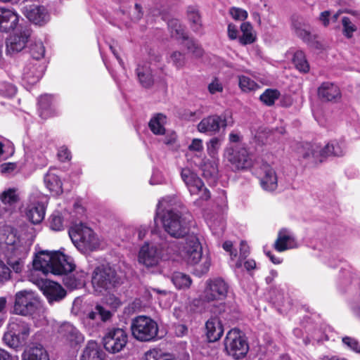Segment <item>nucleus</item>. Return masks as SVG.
Segmentation results:
<instances>
[{
    "label": "nucleus",
    "instance_id": "39",
    "mask_svg": "<svg viewBox=\"0 0 360 360\" xmlns=\"http://www.w3.org/2000/svg\"><path fill=\"white\" fill-rule=\"evenodd\" d=\"M171 280L176 288L179 290L188 288L192 283L191 277L182 272H174Z\"/></svg>",
    "mask_w": 360,
    "mask_h": 360
},
{
    "label": "nucleus",
    "instance_id": "61",
    "mask_svg": "<svg viewBox=\"0 0 360 360\" xmlns=\"http://www.w3.org/2000/svg\"><path fill=\"white\" fill-rule=\"evenodd\" d=\"M165 182V179L162 175V174L158 171L154 170L152 174V176L150 179V184L151 185H159L162 184Z\"/></svg>",
    "mask_w": 360,
    "mask_h": 360
},
{
    "label": "nucleus",
    "instance_id": "15",
    "mask_svg": "<svg viewBox=\"0 0 360 360\" xmlns=\"http://www.w3.org/2000/svg\"><path fill=\"white\" fill-rule=\"evenodd\" d=\"M228 283L221 278H210L206 281L201 299L206 302L222 300L229 291Z\"/></svg>",
    "mask_w": 360,
    "mask_h": 360
},
{
    "label": "nucleus",
    "instance_id": "21",
    "mask_svg": "<svg viewBox=\"0 0 360 360\" xmlns=\"http://www.w3.org/2000/svg\"><path fill=\"white\" fill-rule=\"evenodd\" d=\"M227 125L225 117L213 115L203 118L198 124L197 129L200 133L213 135L217 133L221 127Z\"/></svg>",
    "mask_w": 360,
    "mask_h": 360
},
{
    "label": "nucleus",
    "instance_id": "63",
    "mask_svg": "<svg viewBox=\"0 0 360 360\" xmlns=\"http://www.w3.org/2000/svg\"><path fill=\"white\" fill-rule=\"evenodd\" d=\"M250 253L249 247L247 243L244 241H242L240 245V254L237 255V259H240L242 263L245 259H246L247 257Z\"/></svg>",
    "mask_w": 360,
    "mask_h": 360
},
{
    "label": "nucleus",
    "instance_id": "62",
    "mask_svg": "<svg viewBox=\"0 0 360 360\" xmlns=\"http://www.w3.org/2000/svg\"><path fill=\"white\" fill-rule=\"evenodd\" d=\"M228 37L231 40H238V27L233 23H229L227 27Z\"/></svg>",
    "mask_w": 360,
    "mask_h": 360
},
{
    "label": "nucleus",
    "instance_id": "8",
    "mask_svg": "<svg viewBox=\"0 0 360 360\" xmlns=\"http://www.w3.org/2000/svg\"><path fill=\"white\" fill-rule=\"evenodd\" d=\"M132 336L141 342H150L155 340L158 326L151 318L139 316L134 318L131 323Z\"/></svg>",
    "mask_w": 360,
    "mask_h": 360
},
{
    "label": "nucleus",
    "instance_id": "16",
    "mask_svg": "<svg viewBox=\"0 0 360 360\" xmlns=\"http://www.w3.org/2000/svg\"><path fill=\"white\" fill-rule=\"evenodd\" d=\"M127 342V334L122 328H112L108 330L103 338L104 348L115 354L120 352Z\"/></svg>",
    "mask_w": 360,
    "mask_h": 360
},
{
    "label": "nucleus",
    "instance_id": "53",
    "mask_svg": "<svg viewBox=\"0 0 360 360\" xmlns=\"http://www.w3.org/2000/svg\"><path fill=\"white\" fill-rule=\"evenodd\" d=\"M343 345L355 353H360V344L354 338L345 336L342 339Z\"/></svg>",
    "mask_w": 360,
    "mask_h": 360
},
{
    "label": "nucleus",
    "instance_id": "55",
    "mask_svg": "<svg viewBox=\"0 0 360 360\" xmlns=\"http://www.w3.org/2000/svg\"><path fill=\"white\" fill-rule=\"evenodd\" d=\"M342 23L343 26L344 35L347 38H351L353 35V33L356 30V27L347 17L342 18Z\"/></svg>",
    "mask_w": 360,
    "mask_h": 360
},
{
    "label": "nucleus",
    "instance_id": "12",
    "mask_svg": "<svg viewBox=\"0 0 360 360\" xmlns=\"http://www.w3.org/2000/svg\"><path fill=\"white\" fill-rule=\"evenodd\" d=\"M297 153L300 162L305 167H316L325 160L323 147L318 143H302Z\"/></svg>",
    "mask_w": 360,
    "mask_h": 360
},
{
    "label": "nucleus",
    "instance_id": "48",
    "mask_svg": "<svg viewBox=\"0 0 360 360\" xmlns=\"http://www.w3.org/2000/svg\"><path fill=\"white\" fill-rule=\"evenodd\" d=\"M162 141L173 150H177L180 145L177 142V135L173 131H165Z\"/></svg>",
    "mask_w": 360,
    "mask_h": 360
},
{
    "label": "nucleus",
    "instance_id": "17",
    "mask_svg": "<svg viewBox=\"0 0 360 360\" xmlns=\"http://www.w3.org/2000/svg\"><path fill=\"white\" fill-rule=\"evenodd\" d=\"M31 31L27 27L17 30L10 34L6 41V51L8 54L12 55L20 52L27 46Z\"/></svg>",
    "mask_w": 360,
    "mask_h": 360
},
{
    "label": "nucleus",
    "instance_id": "7",
    "mask_svg": "<svg viewBox=\"0 0 360 360\" xmlns=\"http://www.w3.org/2000/svg\"><path fill=\"white\" fill-rule=\"evenodd\" d=\"M181 177L191 195H198L194 203L201 206L203 201L210 198V191L205 186L202 179L191 169L186 167L181 171Z\"/></svg>",
    "mask_w": 360,
    "mask_h": 360
},
{
    "label": "nucleus",
    "instance_id": "56",
    "mask_svg": "<svg viewBox=\"0 0 360 360\" xmlns=\"http://www.w3.org/2000/svg\"><path fill=\"white\" fill-rule=\"evenodd\" d=\"M30 53L34 59L39 60L44 56L45 47L41 42H37L32 46Z\"/></svg>",
    "mask_w": 360,
    "mask_h": 360
},
{
    "label": "nucleus",
    "instance_id": "64",
    "mask_svg": "<svg viewBox=\"0 0 360 360\" xmlns=\"http://www.w3.org/2000/svg\"><path fill=\"white\" fill-rule=\"evenodd\" d=\"M190 151L201 152L203 150L202 141L200 139H193L188 146Z\"/></svg>",
    "mask_w": 360,
    "mask_h": 360
},
{
    "label": "nucleus",
    "instance_id": "30",
    "mask_svg": "<svg viewBox=\"0 0 360 360\" xmlns=\"http://www.w3.org/2000/svg\"><path fill=\"white\" fill-rule=\"evenodd\" d=\"M346 149V143L344 139L332 140L323 147L324 158L326 159L329 155L342 156L345 154Z\"/></svg>",
    "mask_w": 360,
    "mask_h": 360
},
{
    "label": "nucleus",
    "instance_id": "13",
    "mask_svg": "<svg viewBox=\"0 0 360 360\" xmlns=\"http://www.w3.org/2000/svg\"><path fill=\"white\" fill-rule=\"evenodd\" d=\"M47 202V197L39 191H34L30 195L26 216L32 224H38L43 221Z\"/></svg>",
    "mask_w": 360,
    "mask_h": 360
},
{
    "label": "nucleus",
    "instance_id": "37",
    "mask_svg": "<svg viewBox=\"0 0 360 360\" xmlns=\"http://www.w3.org/2000/svg\"><path fill=\"white\" fill-rule=\"evenodd\" d=\"M136 74L141 84L146 88L150 86L153 82L151 70L146 66L139 65Z\"/></svg>",
    "mask_w": 360,
    "mask_h": 360
},
{
    "label": "nucleus",
    "instance_id": "57",
    "mask_svg": "<svg viewBox=\"0 0 360 360\" xmlns=\"http://www.w3.org/2000/svg\"><path fill=\"white\" fill-rule=\"evenodd\" d=\"M15 86L6 82H0V94L4 96L11 97L15 94Z\"/></svg>",
    "mask_w": 360,
    "mask_h": 360
},
{
    "label": "nucleus",
    "instance_id": "27",
    "mask_svg": "<svg viewBox=\"0 0 360 360\" xmlns=\"http://www.w3.org/2000/svg\"><path fill=\"white\" fill-rule=\"evenodd\" d=\"M43 74V67L39 65L37 63H29L24 68L22 80L27 85H34L39 81Z\"/></svg>",
    "mask_w": 360,
    "mask_h": 360
},
{
    "label": "nucleus",
    "instance_id": "1",
    "mask_svg": "<svg viewBox=\"0 0 360 360\" xmlns=\"http://www.w3.org/2000/svg\"><path fill=\"white\" fill-rule=\"evenodd\" d=\"M152 235V241L141 246L137 257L139 264L148 271L160 273L162 261L179 257L186 264L195 266V275L200 276L208 272L211 260L207 256L202 257V245L196 236H188L184 243H179L167 242L155 231Z\"/></svg>",
    "mask_w": 360,
    "mask_h": 360
},
{
    "label": "nucleus",
    "instance_id": "45",
    "mask_svg": "<svg viewBox=\"0 0 360 360\" xmlns=\"http://www.w3.org/2000/svg\"><path fill=\"white\" fill-rule=\"evenodd\" d=\"M239 86L244 92H250L257 90L259 86L250 77L245 75L238 77Z\"/></svg>",
    "mask_w": 360,
    "mask_h": 360
},
{
    "label": "nucleus",
    "instance_id": "40",
    "mask_svg": "<svg viewBox=\"0 0 360 360\" xmlns=\"http://www.w3.org/2000/svg\"><path fill=\"white\" fill-rule=\"evenodd\" d=\"M292 63L296 69L301 72H307L309 70V65L302 51L298 50L294 53Z\"/></svg>",
    "mask_w": 360,
    "mask_h": 360
},
{
    "label": "nucleus",
    "instance_id": "20",
    "mask_svg": "<svg viewBox=\"0 0 360 360\" xmlns=\"http://www.w3.org/2000/svg\"><path fill=\"white\" fill-rule=\"evenodd\" d=\"M22 12L30 22L36 25H43L49 20V14L42 6L25 4Z\"/></svg>",
    "mask_w": 360,
    "mask_h": 360
},
{
    "label": "nucleus",
    "instance_id": "23",
    "mask_svg": "<svg viewBox=\"0 0 360 360\" xmlns=\"http://www.w3.org/2000/svg\"><path fill=\"white\" fill-rule=\"evenodd\" d=\"M19 15L13 8L0 7V30L8 32L15 28Z\"/></svg>",
    "mask_w": 360,
    "mask_h": 360
},
{
    "label": "nucleus",
    "instance_id": "60",
    "mask_svg": "<svg viewBox=\"0 0 360 360\" xmlns=\"http://www.w3.org/2000/svg\"><path fill=\"white\" fill-rule=\"evenodd\" d=\"M162 356V352L158 349H151L146 352L143 356V360H160Z\"/></svg>",
    "mask_w": 360,
    "mask_h": 360
},
{
    "label": "nucleus",
    "instance_id": "36",
    "mask_svg": "<svg viewBox=\"0 0 360 360\" xmlns=\"http://www.w3.org/2000/svg\"><path fill=\"white\" fill-rule=\"evenodd\" d=\"M218 159H203L199 164L203 174L206 177L215 176L218 172Z\"/></svg>",
    "mask_w": 360,
    "mask_h": 360
},
{
    "label": "nucleus",
    "instance_id": "49",
    "mask_svg": "<svg viewBox=\"0 0 360 360\" xmlns=\"http://www.w3.org/2000/svg\"><path fill=\"white\" fill-rule=\"evenodd\" d=\"M295 34L301 38L305 42L310 41L311 39V34L309 30L305 28V25L300 22L295 21L292 24Z\"/></svg>",
    "mask_w": 360,
    "mask_h": 360
},
{
    "label": "nucleus",
    "instance_id": "32",
    "mask_svg": "<svg viewBox=\"0 0 360 360\" xmlns=\"http://www.w3.org/2000/svg\"><path fill=\"white\" fill-rule=\"evenodd\" d=\"M242 34L238 37L239 43L245 46L253 44L257 39V34L250 22H243L240 26Z\"/></svg>",
    "mask_w": 360,
    "mask_h": 360
},
{
    "label": "nucleus",
    "instance_id": "22",
    "mask_svg": "<svg viewBox=\"0 0 360 360\" xmlns=\"http://www.w3.org/2000/svg\"><path fill=\"white\" fill-rule=\"evenodd\" d=\"M263 174L259 178L262 188L266 192L275 191L278 185V178L276 170L269 166H264L262 169Z\"/></svg>",
    "mask_w": 360,
    "mask_h": 360
},
{
    "label": "nucleus",
    "instance_id": "4",
    "mask_svg": "<svg viewBox=\"0 0 360 360\" xmlns=\"http://www.w3.org/2000/svg\"><path fill=\"white\" fill-rule=\"evenodd\" d=\"M32 241L20 238L9 230L0 232V249L7 264L16 273L20 272Z\"/></svg>",
    "mask_w": 360,
    "mask_h": 360
},
{
    "label": "nucleus",
    "instance_id": "44",
    "mask_svg": "<svg viewBox=\"0 0 360 360\" xmlns=\"http://www.w3.org/2000/svg\"><path fill=\"white\" fill-rule=\"evenodd\" d=\"M167 62L172 63L176 69L182 68L186 64V57L184 53L174 51L167 57Z\"/></svg>",
    "mask_w": 360,
    "mask_h": 360
},
{
    "label": "nucleus",
    "instance_id": "34",
    "mask_svg": "<svg viewBox=\"0 0 360 360\" xmlns=\"http://www.w3.org/2000/svg\"><path fill=\"white\" fill-rule=\"evenodd\" d=\"M111 316L112 313L100 304H96L94 309L89 311L86 315L87 319L95 321L97 323L100 321L105 322L109 320Z\"/></svg>",
    "mask_w": 360,
    "mask_h": 360
},
{
    "label": "nucleus",
    "instance_id": "50",
    "mask_svg": "<svg viewBox=\"0 0 360 360\" xmlns=\"http://www.w3.org/2000/svg\"><path fill=\"white\" fill-rule=\"evenodd\" d=\"M221 144V140L217 137H214L207 143V151L212 159H217L218 151Z\"/></svg>",
    "mask_w": 360,
    "mask_h": 360
},
{
    "label": "nucleus",
    "instance_id": "42",
    "mask_svg": "<svg viewBox=\"0 0 360 360\" xmlns=\"http://www.w3.org/2000/svg\"><path fill=\"white\" fill-rule=\"evenodd\" d=\"M188 18L193 30L195 32H200L202 30V22L198 11L193 7H189L188 9Z\"/></svg>",
    "mask_w": 360,
    "mask_h": 360
},
{
    "label": "nucleus",
    "instance_id": "25",
    "mask_svg": "<svg viewBox=\"0 0 360 360\" xmlns=\"http://www.w3.org/2000/svg\"><path fill=\"white\" fill-rule=\"evenodd\" d=\"M22 360H51L49 352L40 343L30 345L22 354Z\"/></svg>",
    "mask_w": 360,
    "mask_h": 360
},
{
    "label": "nucleus",
    "instance_id": "58",
    "mask_svg": "<svg viewBox=\"0 0 360 360\" xmlns=\"http://www.w3.org/2000/svg\"><path fill=\"white\" fill-rule=\"evenodd\" d=\"M207 89L211 94H215L217 93H221L224 90V86L221 82L215 77L208 84Z\"/></svg>",
    "mask_w": 360,
    "mask_h": 360
},
{
    "label": "nucleus",
    "instance_id": "46",
    "mask_svg": "<svg viewBox=\"0 0 360 360\" xmlns=\"http://www.w3.org/2000/svg\"><path fill=\"white\" fill-rule=\"evenodd\" d=\"M224 250L230 253L231 265L236 269L242 267L240 259H237V252L233 250V243L231 241H225L222 245Z\"/></svg>",
    "mask_w": 360,
    "mask_h": 360
},
{
    "label": "nucleus",
    "instance_id": "3",
    "mask_svg": "<svg viewBox=\"0 0 360 360\" xmlns=\"http://www.w3.org/2000/svg\"><path fill=\"white\" fill-rule=\"evenodd\" d=\"M181 205L175 196L162 198L157 206L155 221L160 218L166 232L174 238H183L189 231L190 217L177 210Z\"/></svg>",
    "mask_w": 360,
    "mask_h": 360
},
{
    "label": "nucleus",
    "instance_id": "41",
    "mask_svg": "<svg viewBox=\"0 0 360 360\" xmlns=\"http://www.w3.org/2000/svg\"><path fill=\"white\" fill-rule=\"evenodd\" d=\"M168 27L173 37L177 39H187L188 37L184 27L181 25L179 20L172 19L168 22Z\"/></svg>",
    "mask_w": 360,
    "mask_h": 360
},
{
    "label": "nucleus",
    "instance_id": "19",
    "mask_svg": "<svg viewBox=\"0 0 360 360\" xmlns=\"http://www.w3.org/2000/svg\"><path fill=\"white\" fill-rule=\"evenodd\" d=\"M58 337L61 338L67 345L74 347L84 341L82 333L71 323H61L57 330Z\"/></svg>",
    "mask_w": 360,
    "mask_h": 360
},
{
    "label": "nucleus",
    "instance_id": "6",
    "mask_svg": "<svg viewBox=\"0 0 360 360\" xmlns=\"http://www.w3.org/2000/svg\"><path fill=\"white\" fill-rule=\"evenodd\" d=\"M68 233L74 245L82 253L96 250L100 245L99 238L94 231L82 223L71 227Z\"/></svg>",
    "mask_w": 360,
    "mask_h": 360
},
{
    "label": "nucleus",
    "instance_id": "47",
    "mask_svg": "<svg viewBox=\"0 0 360 360\" xmlns=\"http://www.w3.org/2000/svg\"><path fill=\"white\" fill-rule=\"evenodd\" d=\"M280 92L276 89H268L261 96L260 100L266 105H272L279 98Z\"/></svg>",
    "mask_w": 360,
    "mask_h": 360
},
{
    "label": "nucleus",
    "instance_id": "24",
    "mask_svg": "<svg viewBox=\"0 0 360 360\" xmlns=\"http://www.w3.org/2000/svg\"><path fill=\"white\" fill-rule=\"evenodd\" d=\"M297 247L294 234L288 229L279 231L278 238L274 243V248L278 252H283Z\"/></svg>",
    "mask_w": 360,
    "mask_h": 360
},
{
    "label": "nucleus",
    "instance_id": "59",
    "mask_svg": "<svg viewBox=\"0 0 360 360\" xmlns=\"http://www.w3.org/2000/svg\"><path fill=\"white\" fill-rule=\"evenodd\" d=\"M11 277V270L4 262L0 259V285L8 281Z\"/></svg>",
    "mask_w": 360,
    "mask_h": 360
},
{
    "label": "nucleus",
    "instance_id": "52",
    "mask_svg": "<svg viewBox=\"0 0 360 360\" xmlns=\"http://www.w3.org/2000/svg\"><path fill=\"white\" fill-rule=\"evenodd\" d=\"M186 43L185 44L188 51L191 52L195 57L200 58L203 54V50L199 44L192 39H186Z\"/></svg>",
    "mask_w": 360,
    "mask_h": 360
},
{
    "label": "nucleus",
    "instance_id": "33",
    "mask_svg": "<svg viewBox=\"0 0 360 360\" xmlns=\"http://www.w3.org/2000/svg\"><path fill=\"white\" fill-rule=\"evenodd\" d=\"M54 171L55 169H51L46 173L44 184L51 192L58 195L62 193V182Z\"/></svg>",
    "mask_w": 360,
    "mask_h": 360
},
{
    "label": "nucleus",
    "instance_id": "54",
    "mask_svg": "<svg viewBox=\"0 0 360 360\" xmlns=\"http://www.w3.org/2000/svg\"><path fill=\"white\" fill-rule=\"evenodd\" d=\"M229 13L235 20L244 21L248 17V13L245 10L238 7H231Z\"/></svg>",
    "mask_w": 360,
    "mask_h": 360
},
{
    "label": "nucleus",
    "instance_id": "43",
    "mask_svg": "<svg viewBox=\"0 0 360 360\" xmlns=\"http://www.w3.org/2000/svg\"><path fill=\"white\" fill-rule=\"evenodd\" d=\"M0 200L4 205H13L19 200L17 190L8 188L0 194Z\"/></svg>",
    "mask_w": 360,
    "mask_h": 360
},
{
    "label": "nucleus",
    "instance_id": "2",
    "mask_svg": "<svg viewBox=\"0 0 360 360\" xmlns=\"http://www.w3.org/2000/svg\"><path fill=\"white\" fill-rule=\"evenodd\" d=\"M33 268L44 274L64 275L63 284L70 290L82 287L85 282L84 272L69 274L74 269L75 264L72 258L61 250L40 252L33 260Z\"/></svg>",
    "mask_w": 360,
    "mask_h": 360
},
{
    "label": "nucleus",
    "instance_id": "9",
    "mask_svg": "<svg viewBox=\"0 0 360 360\" xmlns=\"http://www.w3.org/2000/svg\"><path fill=\"white\" fill-rule=\"evenodd\" d=\"M116 281V272L109 264H101L92 273V286L98 293H103L112 288Z\"/></svg>",
    "mask_w": 360,
    "mask_h": 360
},
{
    "label": "nucleus",
    "instance_id": "28",
    "mask_svg": "<svg viewBox=\"0 0 360 360\" xmlns=\"http://www.w3.org/2000/svg\"><path fill=\"white\" fill-rule=\"evenodd\" d=\"M207 337L210 342L218 340L224 333L221 321L217 317H212L206 322Z\"/></svg>",
    "mask_w": 360,
    "mask_h": 360
},
{
    "label": "nucleus",
    "instance_id": "51",
    "mask_svg": "<svg viewBox=\"0 0 360 360\" xmlns=\"http://www.w3.org/2000/svg\"><path fill=\"white\" fill-rule=\"evenodd\" d=\"M50 228L56 231L64 229L63 217L59 212H54L49 218Z\"/></svg>",
    "mask_w": 360,
    "mask_h": 360
},
{
    "label": "nucleus",
    "instance_id": "5",
    "mask_svg": "<svg viewBox=\"0 0 360 360\" xmlns=\"http://www.w3.org/2000/svg\"><path fill=\"white\" fill-rule=\"evenodd\" d=\"M30 332V326L27 322L20 318L13 317L9 320L3 341L7 347L18 351L25 345Z\"/></svg>",
    "mask_w": 360,
    "mask_h": 360
},
{
    "label": "nucleus",
    "instance_id": "31",
    "mask_svg": "<svg viewBox=\"0 0 360 360\" xmlns=\"http://www.w3.org/2000/svg\"><path fill=\"white\" fill-rule=\"evenodd\" d=\"M39 113L43 119L51 117L54 113V99L51 95L45 94L39 98Z\"/></svg>",
    "mask_w": 360,
    "mask_h": 360
},
{
    "label": "nucleus",
    "instance_id": "14",
    "mask_svg": "<svg viewBox=\"0 0 360 360\" xmlns=\"http://www.w3.org/2000/svg\"><path fill=\"white\" fill-rule=\"evenodd\" d=\"M224 157L235 170H247L253 165L252 159L247 149L243 147H227Z\"/></svg>",
    "mask_w": 360,
    "mask_h": 360
},
{
    "label": "nucleus",
    "instance_id": "29",
    "mask_svg": "<svg viewBox=\"0 0 360 360\" xmlns=\"http://www.w3.org/2000/svg\"><path fill=\"white\" fill-rule=\"evenodd\" d=\"M105 353L95 341H89L84 347L80 360H103Z\"/></svg>",
    "mask_w": 360,
    "mask_h": 360
},
{
    "label": "nucleus",
    "instance_id": "18",
    "mask_svg": "<svg viewBox=\"0 0 360 360\" xmlns=\"http://www.w3.org/2000/svg\"><path fill=\"white\" fill-rule=\"evenodd\" d=\"M38 285L51 304L60 302L66 296L65 289L56 282L41 279L38 281Z\"/></svg>",
    "mask_w": 360,
    "mask_h": 360
},
{
    "label": "nucleus",
    "instance_id": "35",
    "mask_svg": "<svg viewBox=\"0 0 360 360\" xmlns=\"http://www.w3.org/2000/svg\"><path fill=\"white\" fill-rule=\"evenodd\" d=\"M167 122V117L164 115L159 113L153 116L148 126L150 131L155 135H162L165 132V125Z\"/></svg>",
    "mask_w": 360,
    "mask_h": 360
},
{
    "label": "nucleus",
    "instance_id": "11",
    "mask_svg": "<svg viewBox=\"0 0 360 360\" xmlns=\"http://www.w3.org/2000/svg\"><path fill=\"white\" fill-rule=\"evenodd\" d=\"M41 304L39 295L32 290H23L15 295L13 313L27 316Z\"/></svg>",
    "mask_w": 360,
    "mask_h": 360
},
{
    "label": "nucleus",
    "instance_id": "26",
    "mask_svg": "<svg viewBox=\"0 0 360 360\" xmlns=\"http://www.w3.org/2000/svg\"><path fill=\"white\" fill-rule=\"evenodd\" d=\"M318 96L327 101H337L341 97L339 87L331 82H323L318 89Z\"/></svg>",
    "mask_w": 360,
    "mask_h": 360
},
{
    "label": "nucleus",
    "instance_id": "38",
    "mask_svg": "<svg viewBox=\"0 0 360 360\" xmlns=\"http://www.w3.org/2000/svg\"><path fill=\"white\" fill-rule=\"evenodd\" d=\"M27 316L32 318L37 327H42L48 324L46 310L41 303L38 305L37 309H34V311Z\"/></svg>",
    "mask_w": 360,
    "mask_h": 360
},
{
    "label": "nucleus",
    "instance_id": "10",
    "mask_svg": "<svg viewBox=\"0 0 360 360\" xmlns=\"http://www.w3.org/2000/svg\"><path fill=\"white\" fill-rule=\"evenodd\" d=\"M224 346L227 354L236 359L244 357L249 350L245 337L236 328L228 332L224 340Z\"/></svg>",
    "mask_w": 360,
    "mask_h": 360
}]
</instances>
